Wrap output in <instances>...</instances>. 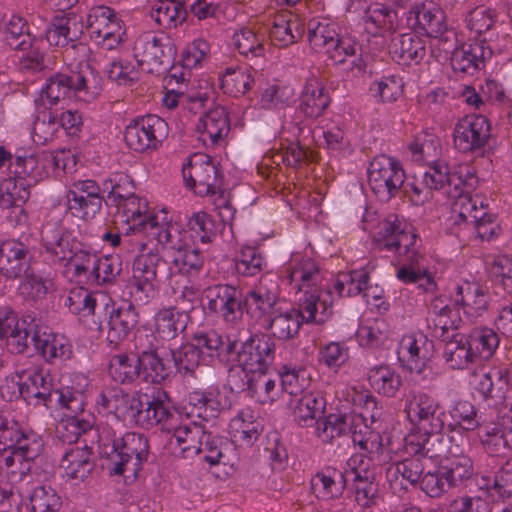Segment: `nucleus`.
Instances as JSON below:
<instances>
[{
    "instance_id": "45",
    "label": "nucleus",
    "mask_w": 512,
    "mask_h": 512,
    "mask_svg": "<svg viewBox=\"0 0 512 512\" xmlns=\"http://www.w3.org/2000/svg\"><path fill=\"white\" fill-rule=\"evenodd\" d=\"M330 99L323 84L316 78L307 80L301 93L299 110L307 118H318L329 106Z\"/></svg>"
},
{
    "instance_id": "32",
    "label": "nucleus",
    "mask_w": 512,
    "mask_h": 512,
    "mask_svg": "<svg viewBox=\"0 0 512 512\" xmlns=\"http://www.w3.org/2000/svg\"><path fill=\"white\" fill-rule=\"evenodd\" d=\"M92 451L86 442H77L64 453L60 468L65 477L71 480L83 481L91 473Z\"/></svg>"
},
{
    "instance_id": "5",
    "label": "nucleus",
    "mask_w": 512,
    "mask_h": 512,
    "mask_svg": "<svg viewBox=\"0 0 512 512\" xmlns=\"http://www.w3.org/2000/svg\"><path fill=\"white\" fill-rule=\"evenodd\" d=\"M182 174L188 188L200 196L212 199L223 223L228 224L234 219L235 210L230 204V193L223 188V179L209 155L195 153L190 156L183 165Z\"/></svg>"
},
{
    "instance_id": "20",
    "label": "nucleus",
    "mask_w": 512,
    "mask_h": 512,
    "mask_svg": "<svg viewBox=\"0 0 512 512\" xmlns=\"http://www.w3.org/2000/svg\"><path fill=\"white\" fill-rule=\"evenodd\" d=\"M397 354L410 372L422 374L434 355V343L422 332L409 333L401 338Z\"/></svg>"
},
{
    "instance_id": "61",
    "label": "nucleus",
    "mask_w": 512,
    "mask_h": 512,
    "mask_svg": "<svg viewBox=\"0 0 512 512\" xmlns=\"http://www.w3.org/2000/svg\"><path fill=\"white\" fill-rule=\"evenodd\" d=\"M412 159L419 163H434L441 154L440 140L428 132L417 134L409 145Z\"/></svg>"
},
{
    "instance_id": "49",
    "label": "nucleus",
    "mask_w": 512,
    "mask_h": 512,
    "mask_svg": "<svg viewBox=\"0 0 512 512\" xmlns=\"http://www.w3.org/2000/svg\"><path fill=\"white\" fill-rule=\"evenodd\" d=\"M177 413H172L168 405L160 398L149 402L146 408H142L139 426L150 428L160 425L162 430L172 432L175 425L179 422Z\"/></svg>"
},
{
    "instance_id": "58",
    "label": "nucleus",
    "mask_w": 512,
    "mask_h": 512,
    "mask_svg": "<svg viewBox=\"0 0 512 512\" xmlns=\"http://www.w3.org/2000/svg\"><path fill=\"white\" fill-rule=\"evenodd\" d=\"M485 50L480 43H465L457 47L451 56V66L454 71L473 73L483 62Z\"/></svg>"
},
{
    "instance_id": "41",
    "label": "nucleus",
    "mask_w": 512,
    "mask_h": 512,
    "mask_svg": "<svg viewBox=\"0 0 512 512\" xmlns=\"http://www.w3.org/2000/svg\"><path fill=\"white\" fill-rule=\"evenodd\" d=\"M326 407V401L319 392H305L290 401L294 420L303 427L310 426Z\"/></svg>"
},
{
    "instance_id": "2",
    "label": "nucleus",
    "mask_w": 512,
    "mask_h": 512,
    "mask_svg": "<svg viewBox=\"0 0 512 512\" xmlns=\"http://www.w3.org/2000/svg\"><path fill=\"white\" fill-rule=\"evenodd\" d=\"M374 241L379 249L395 252L403 261L396 273L398 280L405 284L419 281L426 267V257L420 249L419 236L411 224L391 215L379 223Z\"/></svg>"
},
{
    "instance_id": "47",
    "label": "nucleus",
    "mask_w": 512,
    "mask_h": 512,
    "mask_svg": "<svg viewBox=\"0 0 512 512\" xmlns=\"http://www.w3.org/2000/svg\"><path fill=\"white\" fill-rule=\"evenodd\" d=\"M398 15L383 3L371 4L365 13V29L372 35H383L396 30Z\"/></svg>"
},
{
    "instance_id": "4",
    "label": "nucleus",
    "mask_w": 512,
    "mask_h": 512,
    "mask_svg": "<svg viewBox=\"0 0 512 512\" xmlns=\"http://www.w3.org/2000/svg\"><path fill=\"white\" fill-rule=\"evenodd\" d=\"M98 451L111 474L135 478L147 460L149 444L143 434L128 432L120 439L109 427L98 430Z\"/></svg>"
},
{
    "instance_id": "9",
    "label": "nucleus",
    "mask_w": 512,
    "mask_h": 512,
    "mask_svg": "<svg viewBox=\"0 0 512 512\" xmlns=\"http://www.w3.org/2000/svg\"><path fill=\"white\" fill-rule=\"evenodd\" d=\"M308 41L315 51L326 54L335 64L355 57L359 50L352 39L341 38L337 24L326 18L309 21Z\"/></svg>"
},
{
    "instance_id": "8",
    "label": "nucleus",
    "mask_w": 512,
    "mask_h": 512,
    "mask_svg": "<svg viewBox=\"0 0 512 512\" xmlns=\"http://www.w3.org/2000/svg\"><path fill=\"white\" fill-rule=\"evenodd\" d=\"M138 250L133 262L132 276L129 280L131 294L139 301L147 303L158 291L157 268L161 260L159 243L153 238L138 241Z\"/></svg>"
},
{
    "instance_id": "52",
    "label": "nucleus",
    "mask_w": 512,
    "mask_h": 512,
    "mask_svg": "<svg viewBox=\"0 0 512 512\" xmlns=\"http://www.w3.org/2000/svg\"><path fill=\"white\" fill-rule=\"evenodd\" d=\"M220 393L216 387H209L205 390H194L189 393L187 406L185 409L187 410L191 407L190 411H187V416H195L198 418H206L209 415L207 411L211 412V416L224 408V404L219 398Z\"/></svg>"
},
{
    "instance_id": "36",
    "label": "nucleus",
    "mask_w": 512,
    "mask_h": 512,
    "mask_svg": "<svg viewBox=\"0 0 512 512\" xmlns=\"http://www.w3.org/2000/svg\"><path fill=\"white\" fill-rule=\"evenodd\" d=\"M363 422L362 413L342 414L332 413L325 418L316 420L315 435L324 443L340 437L353 427V424Z\"/></svg>"
},
{
    "instance_id": "28",
    "label": "nucleus",
    "mask_w": 512,
    "mask_h": 512,
    "mask_svg": "<svg viewBox=\"0 0 512 512\" xmlns=\"http://www.w3.org/2000/svg\"><path fill=\"white\" fill-rule=\"evenodd\" d=\"M427 170L422 174L424 183H428L433 190H440L448 187V193H458L466 185L467 176L470 171L467 166H459L451 170L442 161L427 164Z\"/></svg>"
},
{
    "instance_id": "25",
    "label": "nucleus",
    "mask_w": 512,
    "mask_h": 512,
    "mask_svg": "<svg viewBox=\"0 0 512 512\" xmlns=\"http://www.w3.org/2000/svg\"><path fill=\"white\" fill-rule=\"evenodd\" d=\"M278 301L277 286L265 279L249 290L243 299L247 314L262 326L275 314Z\"/></svg>"
},
{
    "instance_id": "59",
    "label": "nucleus",
    "mask_w": 512,
    "mask_h": 512,
    "mask_svg": "<svg viewBox=\"0 0 512 512\" xmlns=\"http://www.w3.org/2000/svg\"><path fill=\"white\" fill-rule=\"evenodd\" d=\"M81 30L75 18L68 15L56 16L46 31V39L50 45L64 47L74 42Z\"/></svg>"
},
{
    "instance_id": "29",
    "label": "nucleus",
    "mask_w": 512,
    "mask_h": 512,
    "mask_svg": "<svg viewBox=\"0 0 512 512\" xmlns=\"http://www.w3.org/2000/svg\"><path fill=\"white\" fill-rule=\"evenodd\" d=\"M295 301L298 305L297 310L305 323H324L332 313L331 293L321 287L311 293L295 297Z\"/></svg>"
},
{
    "instance_id": "6",
    "label": "nucleus",
    "mask_w": 512,
    "mask_h": 512,
    "mask_svg": "<svg viewBox=\"0 0 512 512\" xmlns=\"http://www.w3.org/2000/svg\"><path fill=\"white\" fill-rule=\"evenodd\" d=\"M117 208V217L128 225V230L134 233H142L147 238L157 240L161 232H164L172 224V215L165 209L150 211L148 202L138 196L128 198Z\"/></svg>"
},
{
    "instance_id": "55",
    "label": "nucleus",
    "mask_w": 512,
    "mask_h": 512,
    "mask_svg": "<svg viewBox=\"0 0 512 512\" xmlns=\"http://www.w3.org/2000/svg\"><path fill=\"white\" fill-rule=\"evenodd\" d=\"M439 464L447 477V482L451 483L453 488L465 485L474 474L473 461L465 454L451 455L441 460Z\"/></svg>"
},
{
    "instance_id": "23",
    "label": "nucleus",
    "mask_w": 512,
    "mask_h": 512,
    "mask_svg": "<svg viewBox=\"0 0 512 512\" xmlns=\"http://www.w3.org/2000/svg\"><path fill=\"white\" fill-rule=\"evenodd\" d=\"M67 203L73 216L93 219L102 207L101 189L94 180L75 181L68 190Z\"/></svg>"
},
{
    "instance_id": "3",
    "label": "nucleus",
    "mask_w": 512,
    "mask_h": 512,
    "mask_svg": "<svg viewBox=\"0 0 512 512\" xmlns=\"http://www.w3.org/2000/svg\"><path fill=\"white\" fill-rule=\"evenodd\" d=\"M404 412L411 425L404 438L405 452L428 455L431 436L440 434L445 427L446 410L432 395L413 390L406 396Z\"/></svg>"
},
{
    "instance_id": "30",
    "label": "nucleus",
    "mask_w": 512,
    "mask_h": 512,
    "mask_svg": "<svg viewBox=\"0 0 512 512\" xmlns=\"http://www.w3.org/2000/svg\"><path fill=\"white\" fill-rule=\"evenodd\" d=\"M30 265L28 247L15 239L0 241V274L16 279L27 272Z\"/></svg>"
},
{
    "instance_id": "53",
    "label": "nucleus",
    "mask_w": 512,
    "mask_h": 512,
    "mask_svg": "<svg viewBox=\"0 0 512 512\" xmlns=\"http://www.w3.org/2000/svg\"><path fill=\"white\" fill-rule=\"evenodd\" d=\"M231 44L240 55L253 59L265 55V39L254 27H241L231 38Z\"/></svg>"
},
{
    "instance_id": "21",
    "label": "nucleus",
    "mask_w": 512,
    "mask_h": 512,
    "mask_svg": "<svg viewBox=\"0 0 512 512\" xmlns=\"http://www.w3.org/2000/svg\"><path fill=\"white\" fill-rule=\"evenodd\" d=\"M96 404L99 412L113 414L117 419L136 425H139L144 406L139 396L129 395L119 388L101 392Z\"/></svg>"
},
{
    "instance_id": "51",
    "label": "nucleus",
    "mask_w": 512,
    "mask_h": 512,
    "mask_svg": "<svg viewBox=\"0 0 512 512\" xmlns=\"http://www.w3.org/2000/svg\"><path fill=\"white\" fill-rule=\"evenodd\" d=\"M367 376L371 388L387 398L395 397L402 386L401 376L389 365L374 366Z\"/></svg>"
},
{
    "instance_id": "39",
    "label": "nucleus",
    "mask_w": 512,
    "mask_h": 512,
    "mask_svg": "<svg viewBox=\"0 0 512 512\" xmlns=\"http://www.w3.org/2000/svg\"><path fill=\"white\" fill-rule=\"evenodd\" d=\"M302 323L304 321L297 308L287 310L278 308L262 327L279 340H290L299 334Z\"/></svg>"
},
{
    "instance_id": "43",
    "label": "nucleus",
    "mask_w": 512,
    "mask_h": 512,
    "mask_svg": "<svg viewBox=\"0 0 512 512\" xmlns=\"http://www.w3.org/2000/svg\"><path fill=\"white\" fill-rule=\"evenodd\" d=\"M466 26L480 41L490 42L497 38L500 24L498 23V15L494 10L477 7L467 15Z\"/></svg>"
},
{
    "instance_id": "7",
    "label": "nucleus",
    "mask_w": 512,
    "mask_h": 512,
    "mask_svg": "<svg viewBox=\"0 0 512 512\" xmlns=\"http://www.w3.org/2000/svg\"><path fill=\"white\" fill-rule=\"evenodd\" d=\"M91 74L75 73L66 75L57 73L47 79L40 91V100L44 106L64 104L75 98L82 102H91L99 94V87L92 83Z\"/></svg>"
},
{
    "instance_id": "64",
    "label": "nucleus",
    "mask_w": 512,
    "mask_h": 512,
    "mask_svg": "<svg viewBox=\"0 0 512 512\" xmlns=\"http://www.w3.org/2000/svg\"><path fill=\"white\" fill-rule=\"evenodd\" d=\"M369 93L377 103H393L403 95L404 82L396 75L383 76L370 84Z\"/></svg>"
},
{
    "instance_id": "31",
    "label": "nucleus",
    "mask_w": 512,
    "mask_h": 512,
    "mask_svg": "<svg viewBox=\"0 0 512 512\" xmlns=\"http://www.w3.org/2000/svg\"><path fill=\"white\" fill-rule=\"evenodd\" d=\"M230 130V122L224 107H214L199 118L196 131L206 146H215L225 139Z\"/></svg>"
},
{
    "instance_id": "48",
    "label": "nucleus",
    "mask_w": 512,
    "mask_h": 512,
    "mask_svg": "<svg viewBox=\"0 0 512 512\" xmlns=\"http://www.w3.org/2000/svg\"><path fill=\"white\" fill-rule=\"evenodd\" d=\"M389 52L392 58L400 64L407 65L419 62L426 54L423 39L414 34H403L393 39Z\"/></svg>"
},
{
    "instance_id": "35",
    "label": "nucleus",
    "mask_w": 512,
    "mask_h": 512,
    "mask_svg": "<svg viewBox=\"0 0 512 512\" xmlns=\"http://www.w3.org/2000/svg\"><path fill=\"white\" fill-rule=\"evenodd\" d=\"M304 25L296 14L284 11L275 15L270 29V38L275 45L287 47L303 35Z\"/></svg>"
},
{
    "instance_id": "38",
    "label": "nucleus",
    "mask_w": 512,
    "mask_h": 512,
    "mask_svg": "<svg viewBox=\"0 0 512 512\" xmlns=\"http://www.w3.org/2000/svg\"><path fill=\"white\" fill-rule=\"evenodd\" d=\"M204 427L195 421L177 423L172 429L176 445L184 458H192L201 453L205 438Z\"/></svg>"
},
{
    "instance_id": "60",
    "label": "nucleus",
    "mask_w": 512,
    "mask_h": 512,
    "mask_svg": "<svg viewBox=\"0 0 512 512\" xmlns=\"http://www.w3.org/2000/svg\"><path fill=\"white\" fill-rule=\"evenodd\" d=\"M266 372L262 371L246 376L249 395L261 404L274 402L280 394V388L277 387L276 381Z\"/></svg>"
},
{
    "instance_id": "33",
    "label": "nucleus",
    "mask_w": 512,
    "mask_h": 512,
    "mask_svg": "<svg viewBox=\"0 0 512 512\" xmlns=\"http://www.w3.org/2000/svg\"><path fill=\"white\" fill-rule=\"evenodd\" d=\"M22 373L24 400L28 403H42L46 407L52 406V379L49 373L44 369H30Z\"/></svg>"
},
{
    "instance_id": "15",
    "label": "nucleus",
    "mask_w": 512,
    "mask_h": 512,
    "mask_svg": "<svg viewBox=\"0 0 512 512\" xmlns=\"http://www.w3.org/2000/svg\"><path fill=\"white\" fill-rule=\"evenodd\" d=\"M168 134L167 123L156 115L132 119L125 127L124 141L133 151L144 153L156 150Z\"/></svg>"
},
{
    "instance_id": "18",
    "label": "nucleus",
    "mask_w": 512,
    "mask_h": 512,
    "mask_svg": "<svg viewBox=\"0 0 512 512\" xmlns=\"http://www.w3.org/2000/svg\"><path fill=\"white\" fill-rule=\"evenodd\" d=\"M43 443L40 438H32L25 445L0 452V474L11 483H17L30 471L32 462L40 454Z\"/></svg>"
},
{
    "instance_id": "62",
    "label": "nucleus",
    "mask_w": 512,
    "mask_h": 512,
    "mask_svg": "<svg viewBox=\"0 0 512 512\" xmlns=\"http://www.w3.org/2000/svg\"><path fill=\"white\" fill-rule=\"evenodd\" d=\"M479 438L485 451L491 456H504L512 448V442L498 423L483 424Z\"/></svg>"
},
{
    "instance_id": "27",
    "label": "nucleus",
    "mask_w": 512,
    "mask_h": 512,
    "mask_svg": "<svg viewBox=\"0 0 512 512\" xmlns=\"http://www.w3.org/2000/svg\"><path fill=\"white\" fill-rule=\"evenodd\" d=\"M89 381L83 374L62 377L61 386L52 392L53 403L65 412V415H79L86 405L85 393Z\"/></svg>"
},
{
    "instance_id": "12",
    "label": "nucleus",
    "mask_w": 512,
    "mask_h": 512,
    "mask_svg": "<svg viewBox=\"0 0 512 512\" xmlns=\"http://www.w3.org/2000/svg\"><path fill=\"white\" fill-rule=\"evenodd\" d=\"M17 173L34 182L58 176L61 172H70L76 166L74 155L69 150L54 152L43 151L27 157H17Z\"/></svg>"
},
{
    "instance_id": "16",
    "label": "nucleus",
    "mask_w": 512,
    "mask_h": 512,
    "mask_svg": "<svg viewBox=\"0 0 512 512\" xmlns=\"http://www.w3.org/2000/svg\"><path fill=\"white\" fill-rule=\"evenodd\" d=\"M281 278L289 285V293L297 297L320 288L321 273L318 264L309 256L293 253L281 270Z\"/></svg>"
},
{
    "instance_id": "10",
    "label": "nucleus",
    "mask_w": 512,
    "mask_h": 512,
    "mask_svg": "<svg viewBox=\"0 0 512 512\" xmlns=\"http://www.w3.org/2000/svg\"><path fill=\"white\" fill-rule=\"evenodd\" d=\"M175 53L171 38L163 33H143L133 45V57L138 67L146 73H158L165 69L172 62Z\"/></svg>"
},
{
    "instance_id": "63",
    "label": "nucleus",
    "mask_w": 512,
    "mask_h": 512,
    "mask_svg": "<svg viewBox=\"0 0 512 512\" xmlns=\"http://www.w3.org/2000/svg\"><path fill=\"white\" fill-rule=\"evenodd\" d=\"M187 315L175 307H165L160 309L155 317V332L162 339H173L178 330L185 327Z\"/></svg>"
},
{
    "instance_id": "19",
    "label": "nucleus",
    "mask_w": 512,
    "mask_h": 512,
    "mask_svg": "<svg viewBox=\"0 0 512 512\" xmlns=\"http://www.w3.org/2000/svg\"><path fill=\"white\" fill-rule=\"evenodd\" d=\"M490 138V122L482 115H466L460 118L453 130V143L462 153L481 150Z\"/></svg>"
},
{
    "instance_id": "40",
    "label": "nucleus",
    "mask_w": 512,
    "mask_h": 512,
    "mask_svg": "<svg viewBox=\"0 0 512 512\" xmlns=\"http://www.w3.org/2000/svg\"><path fill=\"white\" fill-rule=\"evenodd\" d=\"M455 201L452 206V219L455 224H479L486 215L485 205L477 196L464 194V187L458 193H452Z\"/></svg>"
},
{
    "instance_id": "46",
    "label": "nucleus",
    "mask_w": 512,
    "mask_h": 512,
    "mask_svg": "<svg viewBox=\"0 0 512 512\" xmlns=\"http://www.w3.org/2000/svg\"><path fill=\"white\" fill-rule=\"evenodd\" d=\"M138 323V314L131 304L114 309L109 318L107 339L112 344L124 341Z\"/></svg>"
},
{
    "instance_id": "22",
    "label": "nucleus",
    "mask_w": 512,
    "mask_h": 512,
    "mask_svg": "<svg viewBox=\"0 0 512 512\" xmlns=\"http://www.w3.org/2000/svg\"><path fill=\"white\" fill-rule=\"evenodd\" d=\"M406 20L410 27L424 32L429 37L441 38L448 30L444 10L427 0L415 1L407 11Z\"/></svg>"
},
{
    "instance_id": "57",
    "label": "nucleus",
    "mask_w": 512,
    "mask_h": 512,
    "mask_svg": "<svg viewBox=\"0 0 512 512\" xmlns=\"http://www.w3.org/2000/svg\"><path fill=\"white\" fill-rule=\"evenodd\" d=\"M53 287V280L48 275L32 270L25 272L18 291L23 299L38 302L45 299Z\"/></svg>"
},
{
    "instance_id": "54",
    "label": "nucleus",
    "mask_w": 512,
    "mask_h": 512,
    "mask_svg": "<svg viewBox=\"0 0 512 512\" xmlns=\"http://www.w3.org/2000/svg\"><path fill=\"white\" fill-rule=\"evenodd\" d=\"M187 0H153L152 18L165 28H173L186 19L185 3Z\"/></svg>"
},
{
    "instance_id": "11",
    "label": "nucleus",
    "mask_w": 512,
    "mask_h": 512,
    "mask_svg": "<svg viewBox=\"0 0 512 512\" xmlns=\"http://www.w3.org/2000/svg\"><path fill=\"white\" fill-rule=\"evenodd\" d=\"M157 242L171 250V263L181 274L195 275L204 265L201 251L188 241V233L181 232L180 226L173 223L161 232Z\"/></svg>"
},
{
    "instance_id": "56",
    "label": "nucleus",
    "mask_w": 512,
    "mask_h": 512,
    "mask_svg": "<svg viewBox=\"0 0 512 512\" xmlns=\"http://www.w3.org/2000/svg\"><path fill=\"white\" fill-rule=\"evenodd\" d=\"M140 375L149 383H161L168 378L170 368L161 358L157 349H143L138 355Z\"/></svg>"
},
{
    "instance_id": "26",
    "label": "nucleus",
    "mask_w": 512,
    "mask_h": 512,
    "mask_svg": "<svg viewBox=\"0 0 512 512\" xmlns=\"http://www.w3.org/2000/svg\"><path fill=\"white\" fill-rule=\"evenodd\" d=\"M449 296L451 301L460 306L471 318L482 315L490 303L488 288L476 281L461 280L455 283Z\"/></svg>"
},
{
    "instance_id": "44",
    "label": "nucleus",
    "mask_w": 512,
    "mask_h": 512,
    "mask_svg": "<svg viewBox=\"0 0 512 512\" xmlns=\"http://www.w3.org/2000/svg\"><path fill=\"white\" fill-rule=\"evenodd\" d=\"M261 424L254 410L243 408L229 423V434L235 443L250 445L260 435Z\"/></svg>"
},
{
    "instance_id": "17",
    "label": "nucleus",
    "mask_w": 512,
    "mask_h": 512,
    "mask_svg": "<svg viewBox=\"0 0 512 512\" xmlns=\"http://www.w3.org/2000/svg\"><path fill=\"white\" fill-rule=\"evenodd\" d=\"M274 358V340L266 334H256L241 344L236 362L248 376L267 371Z\"/></svg>"
},
{
    "instance_id": "34",
    "label": "nucleus",
    "mask_w": 512,
    "mask_h": 512,
    "mask_svg": "<svg viewBox=\"0 0 512 512\" xmlns=\"http://www.w3.org/2000/svg\"><path fill=\"white\" fill-rule=\"evenodd\" d=\"M42 244L55 262H68L79 243L61 228L46 226L42 231Z\"/></svg>"
},
{
    "instance_id": "37",
    "label": "nucleus",
    "mask_w": 512,
    "mask_h": 512,
    "mask_svg": "<svg viewBox=\"0 0 512 512\" xmlns=\"http://www.w3.org/2000/svg\"><path fill=\"white\" fill-rule=\"evenodd\" d=\"M348 482L347 468L344 472L327 468L315 474L311 479V489L317 498L330 500L343 494Z\"/></svg>"
},
{
    "instance_id": "1",
    "label": "nucleus",
    "mask_w": 512,
    "mask_h": 512,
    "mask_svg": "<svg viewBox=\"0 0 512 512\" xmlns=\"http://www.w3.org/2000/svg\"><path fill=\"white\" fill-rule=\"evenodd\" d=\"M31 337L35 349L47 362L66 360L72 355V344L63 334L40 328L30 317L19 318L10 309L0 311V340L6 339L12 353H24Z\"/></svg>"
},
{
    "instance_id": "24",
    "label": "nucleus",
    "mask_w": 512,
    "mask_h": 512,
    "mask_svg": "<svg viewBox=\"0 0 512 512\" xmlns=\"http://www.w3.org/2000/svg\"><path fill=\"white\" fill-rule=\"evenodd\" d=\"M206 308L217 314L226 323L235 325L242 318L241 300L236 287L217 284L205 290Z\"/></svg>"
},
{
    "instance_id": "42",
    "label": "nucleus",
    "mask_w": 512,
    "mask_h": 512,
    "mask_svg": "<svg viewBox=\"0 0 512 512\" xmlns=\"http://www.w3.org/2000/svg\"><path fill=\"white\" fill-rule=\"evenodd\" d=\"M448 412L451 419L448 427L456 433L466 434L474 432L483 425L478 415V409L468 400L453 402Z\"/></svg>"
},
{
    "instance_id": "13",
    "label": "nucleus",
    "mask_w": 512,
    "mask_h": 512,
    "mask_svg": "<svg viewBox=\"0 0 512 512\" xmlns=\"http://www.w3.org/2000/svg\"><path fill=\"white\" fill-rule=\"evenodd\" d=\"M368 185L381 200L395 197L405 181V171L399 160L380 155L375 157L367 169Z\"/></svg>"
},
{
    "instance_id": "50",
    "label": "nucleus",
    "mask_w": 512,
    "mask_h": 512,
    "mask_svg": "<svg viewBox=\"0 0 512 512\" xmlns=\"http://www.w3.org/2000/svg\"><path fill=\"white\" fill-rule=\"evenodd\" d=\"M221 89L227 95L239 97L254 86V77L248 67H227L219 77Z\"/></svg>"
},
{
    "instance_id": "14",
    "label": "nucleus",
    "mask_w": 512,
    "mask_h": 512,
    "mask_svg": "<svg viewBox=\"0 0 512 512\" xmlns=\"http://www.w3.org/2000/svg\"><path fill=\"white\" fill-rule=\"evenodd\" d=\"M347 475L348 482H352L351 491L358 506L370 508L376 505L379 486L371 458L362 453L352 455L347 461Z\"/></svg>"
}]
</instances>
